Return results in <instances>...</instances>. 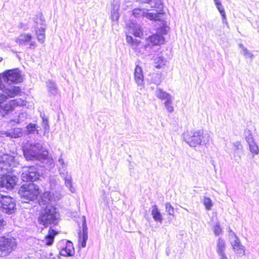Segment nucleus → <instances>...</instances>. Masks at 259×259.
<instances>
[{"label": "nucleus", "instance_id": "obj_53", "mask_svg": "<svg viewBox=\"0 0 259 259\" xmlns=\"http://www.w3.org/2000/svg\"><path fill=\"white\" fill-rule=\"evenodd\" d=\"M3 60V58L2 57H0V62H1Z\"/></svg>", "mask_w": 259, "mask_h": 259}, {"label": "nucleus", "instance_id": "obj_9", "mask_svg": "<svg viewBox=\"0 0 259 259\" xmlns=\"http://www.w3.org/2000/svg\"><path fill=\"white\" fill-rule=\"evenodd\" d=\"M39 177L38 168L34 165L24 168L21 174V179L24 182H33L38 180Z\"/></svg>", "mask_w": 259, "mask_h": 259}, {"label": "nucleus", "instance_id": "obj_30", "mask_svg": "<svg viewBox=\"0 0 259 259\" xmlns=\"http://www.w3.org/2000/svg\"><path fill=\"white\" fill-rule=\"evenodd\" d=\"M148 10L146 9L144 17L150 20L159 21L160 20V18H159V13H148Z\"/></svg>", "mask_w": 259, "mask_h": 259}, {"label": "nucleus", "instance_id": "obj_12", "mask_svg": "<svg viewBox=\"0 0 259 259\" xmlns=\"http://www.w3.org/2000/svg\"><path fill=\"white\" fill-rule=\"evenodd\" d=\"M3 78L8 83H18L23 80L22 76L18 69L8 70L3 74Z\"/></svg>", "mask_w": 259, "mask_h": 259}, {"label": "nucleus", "instance_id": "obj_2", "mask_svg": "<svg viewBox=\"0 0 259 259\" xmlns=\"http://www.w3.org/2000/svg\"><path fill=\"white\" fill-rule=\"evenodd\" d=\"M23 152L26 160L42 161L49 156V152L41 141L28 142L23 147Z\"/></svg>", "mask_w": 259, "mask_h": 259}, {"label": "nucleus", "instance_id": "obj_32", "mask_svg": "<svg viewBox=\"0 0 259 259\" xmlns=\"http://www.w3.org/2000/svg\"><path fill=\"white\" fill-rule=\"evenodd\" d=\"M215 6L222 16L223 23L227 24L226 15L221 3H218L216 4Z\"/></svg>", "mask_w": 259, "mask_h": 259}, {"label": "nucleus", "instance_id": "obj_41", "mask_svg": "<svg viewBox=\"0 0 259 259\" xmlns=\"http://www.w3.org/2000/svg\"><path fill=\"white\" fill-rule=\"evenodd\" d=\"M245 140L248 145L254 142L253 138L252 135L251 134L250 131H248V135L246 136Z\"/></svg>", "mask_w": 259, "mask_h": 259}, {"label": "nucleus", "instance_id": "obj_48", "mask_svg": "<svg viewBox=\"0 0 259 259\" xmlns=\"http://www.w3.org/2000/svg\"><path fill=\"white\" fill-rule=\"evenodd\" d=\"M36 47V44L34 41H31L30 44L29 48L30 49H34Z\"/></svg>", "mask_w": 259, "mask_h": 259}, {"label": "nucleus", "instance_id": "obj_18", "mask_svg": "<svg viewBox=\"0 0 259 259\" xmlns=\"http://www.w3.org/2000/svg\"><path fill=\"white\" fill-rule=\"evenodd\" d=\"M135 80L139 87H143L144 85V76L142 68L137 65L135 70Z\"/></svg>", "mask_w": 259, "mask_h": 259}, {"label": "nucleus", "instance_id": "obj_27", "mask_svg": "<svg viewBox=\"0 0 259 259\" xmlns=\"http://www.w3.org/2000/svg\"><path fill=\"white\" fill-rule=\"evenodd\" d=\"M161 73H153L151 74V82L155 84L159 85L162 80Z\"/></svg>", "mask_w": 259, "mask_h": 259}, {"label": "nucleus", "instance_id": "obj_51", "mask_svg": "<svg viewBox=\"0 0 259 259\" xmlns=\"http://www.w3.org/2000/svg\"><path fill=\"white\" fill-rule=\"evenodd\" d=\"M3 222H4L3 219L2 218V217L0 216V229L3 227Z\"/></svg>", "mask_w": 259, "mask_h": 259}, {"label": "nucleus", "instance_id": "obj_25", "mask_svg": "<svg viewBox=\"0 0 259 259\" xmlns=\"http://www.w3.org/2000/svg\"><path fill=\"white\" fill-rule=\"evenodd\" d=\"M226 248V242L224 239L219 238L217 243L216 251L218 254L225 252Z\"/></svg>", "mask_w": 259, "mask_h": 259}, {"label": "nucleus", "instance_id": "obj_14", "mask_svg": "<svg viewBox=\"0 0 259 259\" xmlns=\"http://www.w3.org/2000/svg\"><path fill=\"white\" fill-rule=\"evenodd\" d=\"M126 40L134 48L137 54H145V51L152 49L151 45L141 44L140 40L134 39L131 36L126 35Z\"/></svg>", "mask_w": 259, "mask_h": 259}, {"label": "nucleus", "instance_id": "obj_26", "mask_svg": "<svg viewBox=\"0 0 259 259\" xmlns=\"http://www.w3.org/2000/svg\"><path fill=\"white\" fill-rule=\"evenodd\" d=\"M156 95L157 98L161 100H164L165 101L172 98L170 94L163 91L162 89L160 88L157 89Z\"/></svg>", "mask_w": 259, "mask_h": 259}, {"label": "nucleus", "instance_id": "obj_15", "mask_svg": "<svg viewBox=\"0 0 259 259\" xmlns=\"http://www.w3.org/2000/svg\"><path fill=\"white\" fill-rule=\"evenodd\" d=\"M232 158L236 162L239 163L243 153V146L239 141H236L232 144V147L229 151Z\"/></svg>", "mask_w": 259, "mask_h": 259}, {"label": "nucleus", "instance_id": "obj_11", "mask_svg": "<svg viewBox=\"0 0 259 259\" xmlns=\"http://www.w3.org/2000/svg\"><path fill=\"white\" fill-rule=\"evenodd\" d=\"M57 247L62 256H71L74 253L73 243L69 240H60L57 243Z\"/></svg>", "mask_w": 259, "mask_h": 259}, {"label": "nucleus", "instance_id": "obj_50", "mask_svg": "<svg viewBox=\"0 0 259 259\" xmlns=\"http://www.w3.org/2000/svg\"><path fill=\"white\" fill-rule=\"evenodd\" d=\"M58 162L60 164L62 165V166L65 165L64 161L61 157L59 158Z\"/></svg>", "mask_w": 259, "mask_h": 259}, {"label": "nucleus", "instance_id": "obj_22", "mask_svg": "<svg viewBox=\"0 0 259 259\" xmlns=\"http://www.w3.org/2000/svg\"><path fill=\"white\" fill-rule=\"evenodd\" d=\"M47 90L51 95H56L58 94V87L56 83L52 80H49L46 82Z\"/></svg>", "mask_w": 259, "mask_h": 259}, {"label": "nucleus", "instance_id": "obj_44", "mask_svg": "<svg viewBox=\"0 0 259 259\" xmlns=\"http://www.w3.org/2000/svg\"><path fill=\"white\" fill-rule=\"evenodd\" d=\"M50 183L52 189L54 188L57 184L56 179L54 177L51 178L50 179Z\"/></svg>", "mask_w": 259, "mask_h": 259}, {"label": "nucleus", "instance_id": "obj_1", "mask_svg": "<svg viewBox=\"0 0 259 259\" xmlns=\"http://www.w3.org/2000/svg\"><path fill=\"white\" fill-rule=\"evenodd\" d=\"M53 198L50 191H46L39 200V204L41 208L37 218V222L45 228L49 227L48 235L46 236V243L51 245L57 234V231L53 228L59 223L60 215L56 208L50 204Z\"/></svg>", "mask_w": 259, "mask_h": 259}, {"label": "nucleus", "instance_id": "obj_19", "mask_svg": "<svg viewBox=\"0 0 259 259\" xmlns=\"http://www.w3.org/2000/svg\"><path fill=\"white\" fill-rule=\"evenodd\" d=\"M32 36L29 33H23L20 34L16 39V41L17 44L19 45H26L28 42L30 41Z\"/></svg>", "mask_w": 259, "mask_h": 259}, {"label": "nucleus", "instance_id": "obj_10", "mask_svg": "<svg viewBox=\"0 0 259 259\" xmlns=\"http://www.w3.org/2000/svg\"><path fill=\"white\" fill-rule=\"evenodd\" d=\"M17 245L16 239L13 237H0V251L5 255L14 250Z\"/></svg>", "mask_w": 259, "mask_h": 259}, {"label": "nucleus", "instance_id": "obj_40", "mask_svg": "<svg viewBox=\"0 0 259 259\" xmlns=\"http://www.w3.org/2000/svg\"><path fill=\"white\" fill-rule=\"evenodd\" d=\"M118 9V7L116 8L115 6H114L113 9L111 12V18L113 21L117 20L119 18V14L117 12Z\"/></svg>", "mask_w": 259, "mask_h": 259}, {"label": "nucleus", "instance_id": "obj_16", "mask_svg": "<svg viewBox=\"0 0 259 259\" xmlns=\"http://www.w3.org/2000/svg\"><path fill=\"white\" fill-rule=\"evenodd\" d=\"M14 161V157L8 154L0 156V170L9 171L11 170V166Z\"/></svg>", "mask_w": 259, "mask_h": 259}, {"label": "nucleus", "instance_id": "obj_5", "mask_svg": "<svg viewBox=\"0 0 259 259\" xmlns=\"http://www.w3.org/2000/svg\"><path fill=\"white\" fill-rule=\"evenodd\" d=\"M18 193L21 198L28 201L37 199L40 194L39 187L33 183L23 184L19 189Z\"/></svg>", "mask_w": 259, "mask_h": 259}, {"label": "nucleus", "instance_id": "obj_47", "mask_svg": "<svg viewBox=\"0 0 259 259\" xmlns=\"http://www.w3.org/2000/svg\"><path fill=\"white\" fill-rule=\"evenodd\" d=\"M220 257V259H228L225 252L218 254Z\"/></svg>", "mask_w": 259, "mask_h": 259}, {"label": "nucleus", "instance_id": "obj_39", "mask_svg": "<svg viewBox=\"0 0 259 259\" xmlns=\"http://www.w3.org/2000/svg\"><path fill=\"white\" fill-rule=\"evenodd\" d=\"M165 210L169 215L174 216L175 210L173 206L169 202L165 204Z\"/></svg>", "mask_w": 259, "mask_h": 259}, {"label": "nucleus", "instance_id": "obj_35", "mask_svg": "<svg viewBox=\"0 0 259 259\" xmlns=\"http://www.w3.org/2000/svg\"><path fill=\"white\" fill-rule=\"evenodd\" d=\"M203 203L207 210H210L212 206V201L210 198L204 197Z\"/></svg>", "mask_w": 259, "mask_h": 259}, {"label": "nucleus", "instance_id": "obj_49", "mask_svg": "<svg viewBox=\"0 0 259 259\" xmlns=\"http://www.w3.org/2000/svg\"><path fill=\"white\" fill-rule=\"evenodd\" d=\"M61 177L64 180L65 178L68 176H71L70 174H69L68 172H60Z\"/></svg>", "mask_w": 259, "mask_h": 259}, {"label": "nucleus", "instance_id": "obj_52", "mask_svg": "<svg viewBox=\"0 0 259 259\" xmlns=\"http://www.w3.org/2000/svg\"><path fill=\"white\" fill-rule=\"evenodd\" d=\"M214 3H215V5H216V4H217L218 3H221V2L220 1V0H213Z\"/></svg>", "mask_w": 259, "mask_h": 259}, {"label": "nucleus", "instance_id": "obj_46", "mask_svg": "<svg viewBox=\"0 0 259 259\" xmlns=\"http://www.w3.org/2000/svg\"><path fill=\"white\" fill-rule=\"evenodd\" d=\"M2 78L3 75L0 73V90L2 92V93H3V90L5 89H8V88H6L5 85L2 83Z\"/></svg>", "mask_w": 259, "mask_h": 259}, {"label": "nucleus", "instance_id": "obj_23", "mask_svg": "<svg viewBox=\"0 0 259 259\" xmlns=\"http://www.w3.org/2000/svg\"><path fill=\"white\" fill-rule=\"evenodd\" d=\"M151 214L154 221L161 223L163 221L162 215L158 209L157 205H154L152 207Z\"/></svg>", "mask_w": 259, "mask_h": 259}, {"label": "nucleus", "instance_id": "obj_54", "mask_svg": "<svg viewBox=\"0 0 259 259\" xmlns=\"http://www.w3.org/2000/svg\"><path fill=\"white\" fill-rule=\"evenodd\" d=\"M184 209L186 210L187 211H188V210L187 208H184Z\"/></svg>", "mask_w": 259, "mask_h": 259}, {"label": "nucleus", "instance_id": "obj_20", "mask_svg": "<svg viewBox=\"0 0 259 259\" xmlns=\"http://www.w3.org/2000/svg\"><path fill=\"white\" fill-rule=\"evenodd\" d=\"M149 41L154 46H159L164 44V37L161 34H154L149 37Z\"/></svg>", "mask_w": 259, "mask_h": 259}, {"label": "nucleus", "instance_id": "obj_8", "mask_svg": "<svg viewBox=\"0 0 259 259\" xmlns=\"http://www.w3.org/2000/svg\"><path fill=\"white\" fill-rule=\"evenodd\" d=\"M39 17V19H36L34 22L35 23V32L37 36L38 41L42 44L45 40V30H46V24L45 20L42 17V14H38L37 16Z\"/></svg>", "mask_w": 259, "mask_h": 259}, {"label": "nucleus", "instance_id": "obj_36", "mask_svg": "<svg viewBox=\"0 0 259 259\" xmlns=\"http://www.w3.org/2000/svg\"><path fill=\"white\" fill-rule=\"evenodd\" d=\"M172 100V98H171L166 100L164 103V106L168 112H172L174 111V107L171 105Z\"/></svg>", "mask_w": 259, "mask_h": 259}, {"label": "nucleus", "instance_id": "obj_13", "mask_svg": "<svg viewBox=\"0 0 259 259\" xmlns=\"http://www.w3.org/2000/svg\"><path fill=\"white\" fill-rule=\"evenodd\" d=\"M17 181V177L14 175H2L0 177V188L12 190L16 186Z\"/></svg>", "mask_w": 259, "mask_h": 259}, {"label": "nucleus", "instance_id": "obj_3", "mask_svg": "<svg viewBox=\"0 0 259 259\" xmlns=\"http://www.w3.org/2000/svg\"><path fill=\"white\" fill-rule=\"evenodd\" d=\"M20 88L16 86H10L8 89L3 90V93H0V113L5 116L9 112L12 111L15 106L22 104L21 100H11L8 103L3 105V102L8 97L13 98L20 94Z\"/></svg>", "mask_w": 259, "mask_h": 259}, {"label": "nucleus", "instance_id": "obj_28", "mask_svg": "<svg viewBox=\"0 0 259 259\" xmlns=\"http://www.w3.org/2000/svg\"><path fill=\"white\" fill-rule=\"evenodd\" d=\"M166 60L162 56H159L154 59L155 67L156 68H161L165 65Z\"/></svg>", "mask_w": 259, "mask_h": 259}, {"label": "nucleus", "instance_id": "obj_33", "mask_svg": "<svg viewBox=\"0 0 259 259\" xmlns=\"http://www.w3.org/2000/svg\"><path fill=\"white\" fill-rule=\"evenodd\" d=\"M146 9L135 8L133 10V15L136 18H141L145 16Z\"/></svg>", "mask_w": 259, "mask_h": 259}, {"label": "nucleus", "instance_id": "obj_7", "mask_svg": "<svg viewBox=\"0 0 259 259\" xmlns=\"http://www.w3.org/2000/svg\"><path fill=\"white\" fill-rule=\"evenodd\" d=\"M228 232L229 241L236 255L239 257L244 255V246L241 243L239 238L230 227L229 228Z\"/></svg>", "mask_w": 259, "mask_h": 259}, {"label": "nucleus", "instance_id": "obj_34", "mask_svg": "<svg viewBox=\"0 0 259 259\" xmlns=\"http://www.w3.org/2000/svg\"><path fill=\"white\" fill-rule=\"evenodd\" d=\"M9 134L10 136L14 138H19L23 136L22 129L20 128H15Z\"/></svg>", "mask_w": 259, "mask_h": 259}, {"label": "nucleus", "instance_id": "obj_37", "mask_svg": "<svg viewBox=\"0 0 259 259\" xmlns=\"http://www.w3.org/2000/svg\"><path fill=\"white\" fill-rule=\"evenodd\" d=\"M239 47L240 48H241L242 53L245 57L250 59L253 58V55L252 54L249 52L248 50L246 48H245L242 44H240Z\"/></svg>", "mask_w": 259, "mask_h": 259}, {"label": "nucleus", "instance_id": "obj_31", "mask_svg": "<svg viewBox=\"0 0 259 259\" xmlns=\"http://www.w3.org/2000/svg\"><path fill=\"white\" fill-rule=\"evenodd\" d=\"M38 126L34 123H29L26 126L27 129V134H34L36 133V134H38V130H37Z\"/></svg>", "mask_w": 259, "mask_h": 259}, {"label": "nucleus", "instance_id": "obj_29", "mask_svg": "<svg viewBox=\"0 0 259 259\" xmlns=\"http://www.w3.org/2000/svg\"><path fill=\"white\" fill-rule=\"evenodd\" d=\"M65 181V186L69 189L70 191L74 193L76 191L75 188L72 186V176H68L65 178V179L64 180Z\"/></svg>", "mask_w": 259, "mask_h": 259}, {"label": "nucleus", "instance_id": "obj_17", "mask_svg": "<svg viewBox=\"0 0 259 259\" xmlns=\"http://www.w3.org/2000/svg\"><path fill=\"white\" fill-rule=\"evenodd\" d=\"M83 221L82 224V232L80 231L78 233V244L79 247L84 248L86 246V242L88 238V228L83 217Z\"/></svg>", "mask_w": 259, "mask_h": 259}, {"label": "nucleus", "instance_id": "obj_43", "mask_svg": "<svg viewBox=\"0 0 259 259\" xmlns=\"http://www.w3.org/2000/svg\"><path fill=\"white\" fill-rule=\"evenodd\" d=\"M42 126L45 128V132L48 131L49 130V122L48 119L46 118L43 117L42 118Z\"/></svg>", "mask_w": 259, "mask_h": 259}, {"label": "nucleus", "instance_id": "obj_38", "mask_svg": "<svg viewBox=\"0 0 259 259\" xmlns=\"http://www.w3.org/2000/svg\"><path fill=\"white\" fill-rule=\"evenodd\" d=\"M250 151L255 155H257L259 153V149L257 145L255 142L251 143L249 145Z\"/></svg>", "mask_w": 259, "mask_h": 259}, {"label": "nucleus", "instance_id": "obj_6", "mask_svg": "<svg viewBox=\"0 0 259 259\" xmlns=\"http://www.w3.org/2000/svg\"><path fill=\"white\" fill-rule=\"evenodd\" d=\"M0 210L8 214L15 213L16 210L15 201L12 197L0 193Z\"/></svg>", "mask_w": 259, "mask_h": 259}, {"label": "nucleus", "instance_id": "obj_21", "mask_svg": "<svg viewBox=\"0 0 259 259\" xmlns=\"http://www.w3.org/2000/svg\"><path fill=\"white\" fill-rule=\"evenodd\" d=\"M141 4H148L151 8L161 9L163 7L162 2L160 0H137Z\"/></svg>", "mask_w": 259, "mask_h": 259}, {"label": "nucleus", "instance_id": "obj_45", "mask_svg": "<svg viewBox=\"0 0 259 259\" xmlns=\"http://www.w3.org/2000/svg\"><path fill=\"white\" fill-rule=\"evenodd\" d=\"M18 27L20 29H23L24 30H26L28 29V24L21 22L19 24Z\"/></svg>", "mask_w": 259, "mask_h": 259}, {"label": "nucleus", "instance_id": "obj_4", "mask_svg": "<svg viewBox=\"0 0 259 259\" xmlns=\"http://www.w3.org/2000/svg\"><path fill=\"white\" fill-rule=\"evenodd\" d=\"M184 140L191 147L206 146L209 142V136L204 134L202 130H192L184 133Z\"/></svg>", "mask_w": 259, "mask_h": 259}, {"label": "nucleus", "instance_id": "obj_24", "mask_svg": "<svg viewBox=\"0 0 259 259\" xmlns=\"http://www.w3.org/2000/svg\"><path fill=\"white\" fill-rule=\"evenodd\" d=\"M133 30V34L136 37H141L143 36V30L142 26L138 24H132V26H130Z\"/></svg>", "mask_w": 259, "mask_h": 259}, {"label": "nucleus", "instance_id": "obj_42", "mask_svg": "<svg viewBox=\"0 0 259 259\" xmlns=\"http://www.w3.org/2000/svg\"><path fill=\"white\" fill-rule=\"evenodd\" d=\"M222 230L219 224H217L214 226L213 232L216 236L219 235L222 233Z\"/></svg>", "mask_w": 259, "mask_h": 259}]
</instances>
